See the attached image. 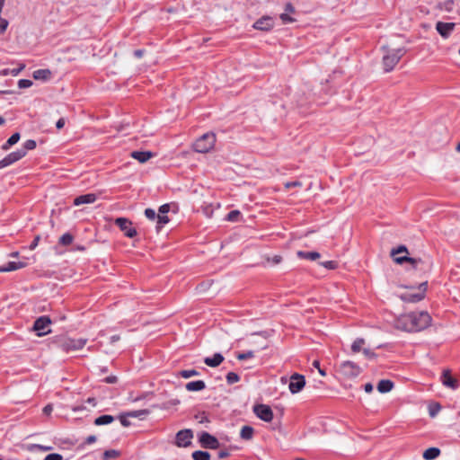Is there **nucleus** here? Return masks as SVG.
I'll return each instance as SVG.
<instances>
[{
  "instance_id": "f257e3e1",
  "label": "nucleus",
  "mask_w": 460,
  "mask_h": 460,
  "mask_svg": "<svg viewBox=\"0 0 460 460\" xmlns=\"http://www.w3.org/2000/svg\"><path fill=\"white\" fill-rule=\"evenodd\" d=\"M431 320V316L426 311L410 312L401 314L395 321V326L409 332H420L429 326Z\"/></svg>"
},
{
  "instance_id": "f03ea898",
  "label": "nucleus",
  "mask_w": 460,
  "mask_h": 460,
  "mask_svg": "<svg viewBox=\"0 0 460 460\" xmlns=\"http://www.w3.org/2000/svg\"><path fill=\"white\" fill-rule=\"evenodd\" d=\"M394 262L402 264L403 262H410L412 269L421 271L423 273L429 272L432 270L433 261L430 257L425 256L423 258H412L409 256H401L394 258Z\"/></svg>"
},
{
  "instance_id": "7ed1b4c3",
  "label": "nucleus",
  "mask_w": 460,
  "mask_h": 460,
  "mask_svg": "<svg viewBox=\"0 0 460 460\" xmlns=\"http://www.w3.org/2000/svg\"><path fill=\"white\" fill-rule=\"evenodd\" d=\"M215 142V134L210 132L205 133L195 141L193 149L198 153H207L213 148Z\"/></svg>"
},
{
  "instance_id": "20e7f679",
  "label": "nucleus",
  "mask_w": 460,
  "mask_h": 460,
  "mask_svg": "<svg viewBox=\"0 0 460 460\" xmlns=\"http://www.w3.org/2000/svg\"><path fill=\"white\" fill-rule=\"evenodd\" d=\"M405 54V49L403 48L396 49L388 51L383 57V65L385 72H390L394 69L402 57Z\"/></svg>"
},
{
  "instance_id": "39448f33",
  "label": "nucleus",
  "mask_w": 460,
  "mask_h": 460,
  "mask_svg": "<svg viewBox=\"0 0 460 460\" xmlns=\"http://www.w3.org/2000/svg\"><path fill=\"white\" fill-rule=\"evenodd\" d=\"M50 318L47 315H42L35 320L32 330L36 332L37 336L41 337L50 333Z\"/></svg>"
},
{
  "instance_id": "423d86ee",
  "label": "nucleus",
  "mask_w": 460,
  "mask_h": 460,
  "mask_svg": "<svg viewBox=\"0 0 460 460\" xmlns=\"http://www.w3.org/2000/svg\"><path fill=\"white\" fill-rule=\"evenodd\" d=\"M86 343V340L80 338V339H71V338H66L63 339L59 346L60 348L66 352L74 351L81 349Z\"/></svg>"
},
{
  "instance_id": "0eeeda50",
  "label": "nucleus",
  "mask_w": 460,
  "mask_h": 460,
  "mask_svg": "<svg viewBox=\"0 0 460 460\" xmlns=\"http://www.w3.org/2000/svg\"><path fill=\"white\" fill-rule=\"evenodd\" d=\"M115 225L124 232L125 235L133 238L137 235V230L132 226V222L126 217H118L115 219Z\"/></svg>"
},
{
  "instance_id": "6e6552de",
  "label": "nucleus",
  "mask_w": 460,
  "mask_h": 460,
  "mask_svg": "<svg viewBox=\"0 0 460 460\" xmlns=\"http://www.w3.org/2000/svg\"><path fill=\"white\" fill-rule=\"evenodd\" d=\"M275 26V19L270 15H264L258 19L253 24L252 28L257 31H270Z\"/></svg>"
},
{
  "instance_id": "1a4fd4ad",
  "label": "nucleus",
  "mask_w": 460,
  "mask_h": 460,
  "mask_svg": "<svg viewBox=\"0 0 460 460\" xmlns=\"http://www.w3.org/2000/svg\"><path fill=\"white\" fill-rule=\"evenodd\" d=\"M427 281L422 282L419 286L420 291L417 293H405L402 295V299L408 303H417L424 298L425 292L427 290Z\"/></svg>"
},
{
  "instance_id": "9d476101",
  "label": "nucleus",
  "mask_w": 460,
  "mask_h": 460,
  "mask_svg": "<svg viewBox=\"0 0 460 460\" xmlns=\"http://www.w3.org/2000/svg\"><path fill=\"white\" fill-rule=\"evenodd\" d=\"M193 433L191 429H186L177 432L175 437V445L179 447H186L191 444Z\"/></svg>"
},
{
  "instance_id": "9b49d317",
  "label": "nucleus",
  "mask_w": 460,
  "mask_h": 460,
  "mask_svg": "<svg viewBox=\"0 0 460 460\" xmlns=\"http://www.w3.org/2000/svg\"><path fill=\"white\" fill-rule=\"evenodd\" d=\"M255 415L263 421L270 422L273 419V411L269 405L257 404L253 407Z\"/></svg>"
},
{
  "instance_id": "f8f14e48",
  "label": "nucleus",
  "mask_w": 460,
  "mask_h": 460,
  "mask_svg": "<svg viewBox=\"0 0 460 460\" xmlns=\"http://www.w3.org/2000/svg\"><path fill=\"white\" fill-rule=\"evenodd\" d=\"M305 385V376L297 373L290 376L288 388L291 394H295L299 393Z\"/></svg>"
},
{
  "instance_id": "ddd939ff",
  "label": "nucleus",
  "mask_w": 460,
  "mask_h": 460,
  "mask_svg": "<svg viewBox=\"0 0 460 460\" xmlns=\"http://www.w3.org/2000/svg\"><path fill=\"white\" fill-rule=\"evenodd\" d=\"M341 372L347 377H356L361 373V368L352 361H344L341 364Z\"/></svg>"
},
{
  "instance_id": "4468645a",
  "label": "nucleus",
  "mask_w": 460,
  "mask_h": 460,
  "mask_svg": "<svg viewBox=\"0 0 460 460\" xmlns=\"http://www.w3.org/2000/svg\"><path fill=\"white\" fill-rule=\"evenodd\" d=\"M24 157V152L17 149L0 160V169L7 167Z\"/></svg>"
},
{
  "instance_id": "2eb2a0df",
  "label": "nucleus",
  "mask_w": 460,
  "mask_h": 460,
  "mask_svg": "<svg viewBox=\"0 0 460 460\" xmlns=\"http://www.w3.org/2000/svg\"><path fill=\"white\" fill-rule=\"evenodd\" d=\"M199 442L203 447L216 449L219 447L218 440L208 432H202L199 436Z\"/></svg>"
},
{
  "instance_id": "dca6fc26",
  "label": "nucleus",
  "mask_w": 460,
  "mask_h": 460,
  "mask_svg": "<svg viewBox=\"0 0 460 460\" xmlns=\"http://www.w3.org/2000/svg\"><path fill=\"white\" fill-rule=\"evenodd\" d=\"M440 381L443 384V385L451 388L453 390H456L458 388V381L452 376L451 372L449 369H445L442 372V375L440 376Z\"/></svg>"
},
{
  "instance_id": "f3484780",
  "label": "nucleus",
  "mask_w": 460,
  "mask_h": 460,
  "mask_svg": "<svg viewBox=\"0 0 460 460\" xmlns=\"http://www.w3.org/2000/svg\"><path fill=\"white\" fill-rule=\"evenodd\" d=\"M456 27L454 22H438L436 24V30L441 37L447 39Z\"/></svg>"
},
{
  "instance_id": "a211bd4d",
  "label": "nucleus",
  "mask_w": 460,
  "mask_h": 460,
  "mask_svg": "<svg viewBox=\"0 0 460 460\" xmlns=\"http://www.w3.org/2000/svg\"><path fill=\"white\" fill-rule=\"evenodd\" d=\"M96 199H97L96 194L87 193V194L80 195V196L76 197L74 199L73 204L75 206H80L83 204H92V203L95 202Z\"/></svg>"
},
{
  "instance_id": "6ab92c4d",
  "label": "nucleus",
  "mask_w": 460,
  "mask_h": 460,
  "mask_svg": "<svg viewBox=\"0 0 460 460\" xmlns=\"http://www.w3.org/2000/svg\"><path fill=\"white\" fill-rule=\"evenodd\" d=\"M225 358L221 353H215L212 357H206L204 358V363L210 367H218L223 361Z\"/></svg>"
},
{
  "instance_id": "aec40b11",
  "label": "nucleus",
  "mask_w": 460,
  "mask_h": 460,
  "mask_svg": "<svg viewBox=\"0 0 460 460\" xmlns=\"http://www.w3.org/2000/svg\"><path fill=\"white\" fill-rule=\"evenodd\" d=\"M154 156V154L150 151H133L131 157L137 160L139 163H146Z\"/></svg>"
},
{
  "instance_id": "412c9836",
  "label": "nucleus",
  "mask_w": 460,
  "mask_h": 460,
  "mask_svg": "<svg viewBox=\"0 0 460 460\" xmlns=\"http://www.w3.org/2000/svg\"><path fill=\"white\" fill-rule=\"evenodd\" d=\"M26 266L24 262L22 261H9L5 265L0 266V272H9L22 269Z\"/></svg>"
},
{
  "instance_id": "4be33fe9",
  "label": "nucleus",
  "mask_w": 460,
  "mask_h": 460,
  "mask_svg": "<svg viewBox=\"0 0 460 460\" xmlns=\"http://www.w3.org/2000/svg\"><path fill=\"white\" fill-rule=\"evenodd\" d=\"M185 388L190 392H199L206 388V384L202 380L191 381L186 384Z\"/></svg>"
},
{
  "instance_id": "5701e85b",
  "label": "nucleus",
  "mask_w": 460,
  "mask_h": 460,
  "mask_svg": "<svg viewBox=\"0 0 460 460\" xmlns=\"http://www.w3.org/2000/svg\"><path fill=\"white\" fill-rule=\"evenodd\" d=\"M394 387V383L388 379L380 380L377 384V390L381 394L390 392Z\"/></svg>"
},
{
  "instance_id": "b1692460",
  "label": "nucleus",
  "mask_w": 460,
  "mask_h": 460,
  "mask_svg": "<svg viewBox=\"0 0 460 460\" xmlns=\"http://www.w3.org/2000/svg\"><path fill=\"white\" fill-rule=\"evenodd\" d=\"M51 72L49 69H38L35 70L32 74V76L35 80H43L47 81L50 78Z\"/></svg>"
},
{
  "instance_id": "393cba45",
  "label": "nucleus",
  "mask_w": 460,
  "mask_h": 460,
  "mask_svg": "<svg viewBox=\"0 0 460 460\" xmlns=\"http://www.w3.org/2000/svg\"><path fill=\"white\" fill-rule=\"evenodd\" d=\"M440 455V449L438 447H429L422 455L425 460H434Z\"/></svg>"
},
{
  "instance_id": "a878e982",
  "label": "nucleus",
  "mask_w": 460,
  "mask_h": 460,
  "mask_svg": "<svg viewBox=\"0 0 460 460\" xmlns=\"http://www.w3.org/2000/svg\"><path fill=\"white\" fill-rule=\"evenodd\" d=\"M20 133L16 132L13 134L7 141L2 146V149L7 151L20 140Z\"/></svg>"
},
{
  "instance_id": "bb28decb",
  "label": "nucleus",
  "mask_w": 460,
  "mask_h": 460,
  "mask_svg": "<svg viewBox=\"0 0 460 460\" xmlns=\"http://www.w3.org/2000/svg\"><path fill=\"white\" fill-rule=\"evenodd\" d=\"M297 256L302 259H306L310 261H315L320 258V253L317 252H304V251H298Z\"/></svg>"
},
{
  "instance_id": "cd10ccee",
  "label": "nucleus",
  "mask_w": 460,
  "mask_h": 460,
  "mask_svg": "<svg viewBox=\"0 0 460 460\" xmlns=\"http://www.w3.org/2000/svg\"><path fill=\"white\" fill-rule=\"evenodd\" d=\"M254 429L251 426H243L240 432V437L243 439L250 440L252 438Z\"/></svg>"
},
{
  "instance_id": "c85d7f7f",
  "label": "nucleus",
  "mask_w": 460,
  "mask_h": 460,
  "mask_svg": "<svg viewBox=\"0 0 460 460\" xmlns=\"http://www.w3.org/2000/svg\"><path fill=\"white\" fill-rule=\"evenodd\" d=\"M114 420L113 416L111 415H102L94 420V424L96 426L108 425Z\"/></svg>"
},
{
  "instance_id": "c756f323",
  "label": "nucleus",
  "mask_w": 460,
  "mask_h": 460,
  "mask_svg": "<svg viewBox=\"0 0 460 460\" xmlns=\"http://www.w3.org/2000/svg\"><path fill=\"white\" fill-rule=\"evenodd\" d=\"M365 343H366V341L364 339H362V338L356 339L351 345V350L354 353L362 351V349H364L363 346L365 345Z\"/></svg>"
},
{
  "instance_id": "7c9ffc66",
  "label": "nucleus",
  "mask_w": 460,
  "mask_h": 460,
  "mask_svg": "<svg viewBox=\"0 0 460 460\" xmlns=\"http://www.w3.org/2000/svg\"><path fill=\"white\" fill-rule=\"evenodd\" d=\"M192 458L194 460H209L210 455L207 451L197 450L192 453Z\"/></svg>"
},
{
  "instance_id": "2f4dec72",
  "label": "nucleus",
  "mask_w": 460,
  "mask_h": 460,
  "mask_svg": "<svg viewBox=\"0 0 460 460\" xmlns=\"http://www.w3.org/2000/svg\"><path fill=\"white\" fill-rule=\"evenodd\" d=\"M35 147H36V141L33 139H28L23 143L22 147L20 148L19 151H23L24 156H25L28 151L33 150Z\"/></svg>"
},
{
  "instance_id": "473e14b6",
  "label": "nucleus",
  "mask_w": 460,
  "mask_h": 460,
  "mask_svg": "<svg viewBox=\"0 0 460 460\" xmlns=\"http://www.w3.org/2000/svg\"><path fill=\"white\" fill-rule=\"evenodd\" d=\"M199 372L195 370V369H185V370H181L179 373H178V376L182 377V378H190L192 376H199Z\"/></svg>"
},
{
  "instance_id": "72a5a7b5",
  "label": "nucleus",
  "mask_w": 460,
  "mask_h": 460,
  "mask_svg": "<svg viewBox=\"0 0 460 460\" xmlns=\"http://www.w3.org/2000/svg\"><path fill=\"white\" fill-rule=\"evenodd\" d=\"M74 237L71 234L66 233L59 238V243L62 245H69L72 243Z\"/></svg>"
},
{
  "instance_id": "f704fd0d",
  "label": "nucleus",
  "mask_w": 460,
  "mask_h": 460,
  "mask_svg": "<svg viewBox=\"0 0 460 460\" xmlns=\"http://www.w3.org/2000/svg\"><path fill=\"white\" fill-rule=\"evenodd\" d=\"M226 382L229 385H233L234 383H237L240 380L239 376L236 373H234V372H228L226 374Z\"/></svg>"
},
{
  "instance_id": "c9c22d12",
  "label": "nucleus",
  "mask_w": 460,
  "mask_h": 460,
  "mask_svg": "<svg viewBox=\"0 0 460 460\" xmlns=\"http://www.w3.org/2000/svg\"><path fill=\"white\" fill-rule=\"evenodd\" d=\"M157 229L162 228L165 224L169 222V217L167 215H157Z\"/></svg>"
},
{
  "instance_id": "e433bc0d",
  "label": "nucleus",
  "mask_w": 460,
  "mask_h": 460,
  "mask_svg": "<svg viewBox=\"0 0 460 460\" xmlns=\"http://www.w3.org/2000/svg\"><path fill=\"white\" fill-rule=\"evenodd\" d=\"M408 253V250L406 248V246L404 245H400L398 246L396 249H393L391 251V256L394 259V258H398L399 256H396V254H399V253Z\"/></svg>"
},
{
  "instance_id": "4c0bfd02",
  "label": "nucleus",
  "mask_w": 460,
  "mask_h": 460,
  "mask_svg": "<svg viewBox=\"0 0 460 460\" xmlns=\"http://www.w3.org/2000/svg\"><path fill=\"white\" fill-rule=\"evenodd\" d=\"M119 455V452H118V451H116V450H113V449H111V450H106V451L103 453V456H102V458H103V460H110V459H111V458H115V457H117Z\"/></svg>"
},
{
  "instance_id": "58836bf2",
  "label": "nucleus",
  "mask_w": 460,
  "mask_h": 460,
  "mask_svg": "<svg viewBox=\"0 0 460 460\" xmlns=\"http://www.w3.org/2000/svg\"><path fill=\"white\" fill-rule=\"evenodd\" d=\"M253 357H254V352L252 350H248L246 352L239 353L237 355V358L239 360H244V359L251 358H253Z\"/></svg>"
},
{
  "instance_id": "ea45409f",
  "label": "nucleus",
  "mask_w": 460,
  "mask_h": 460,
  "mask_svg": "<svg viewBox=\"0 0 460 460\" xmlns=\"http://www.w3.org/2000/svg\"><path fill=\"white\" fill-rule=\"evenodd\" d=\"M32 81L29 79H21L18 81V86L21 89L29 88L32 85Z\"/></svg>"
},
{
  "instance_id": "a19ab883",
  "label": "nucleus",
  "mask_w": 460,
  "mask_h": 460,
  "mask_svg": "<svg viewBox=\"0 0 460 460\" xmlns=\"http://www.w3.org/2000/svg\"><path fill=\"white\" fill-rule=\"evenodd\" d=\"M239 216H240V212L238 210H232L227 214L226 219L228 221H232V222L237 221V218Z\"/></svg>"
},
{
  "instance_id": "79ce46f5",
  "label": "nucleus",
  "mask_w": 460,
  "mask_h": 460,
  "mask_svg": "<svg viewBox=\"0 0 460 460\" xmlns=\"http://www.w3.org/2000/svg\"><path fill=\"white\" fill-rule=\"evenodd\" d=\"M362 352L364 356L368 359H374L376 358V354L369 349L364 348Z\"/></svg>"
},
{
  "instance_id": "37998d69",
  "label": "nucleus",
  "mask_w": 460,
  "mask_h": 460,
  "mask_svg": "<svg viewBox=\"0 0 460 460\" xmlns=\"http://www.w3.org/2000/svg\"><path fill=\"white\" fill-rule=\"evenodd\" d=\"M320 264L328 270H334L337 267V262L334 261H326Z\"/></svg>"
},
{
  "instance_id": "c03bdc74",
  "label": "nucleus",
  "mask_w": 460,
  "mask_h": 460,
  "mask_svg": "<svg viewBox=\"0 0 460 460\" xmlns=\"http://www.w3.org/2000/svg\"><path fill=\"white\" fill-rule=\"evenodd\" d=\"M24 68H25V65L20 64V66L18 67L12 68L10 70V75L13 76H17Z\"/></svg>"
},
{
  "instance_id": "a18cd8bd",
  "label": "nucleus",
  "mask_w": 460,
  "mask_h": 460,
  "mask_svg": "<svg viewBox=\"0 0 460 460\" xmlns=\"http://www.w3.org/2000/svg\"><path fill=\"white\" fill-rule=\"evenodd\" d=\"M145 216L150 220H154L157 217L155 211L152 208H146L145 210Z\"/></svg>"
},
{
  "instance_id": "49530a36",
  "label": "nucleus",
  "mask_w": 460,
  "mask_h": 460,
  "mask_svg": "<svg viewBox=\"0 0 460 460\" xmlns=\"http://www.w3.org/2000/svg\"><path fill=\"white\" fill-rule=\"evenodd\" d=\"M279 18H280V20L282 21V22H283L284 24L291 23V22H293L295 21V20H294L291 16H289L288 13H281V14L279 15Z\"/></svg>"
},
{
  "instance_id": "de8ad7c7",
  "label": "nucleus",
  "mask_w": 460,
  "mask_h": 460,
  "mask_svg": "<svg viewBox=\"0 0 460 460\" xmlns=\"http://www.w3.org/2000/svg\"><path fill=\"white\" fill-rule=\"evenodd\" d=\"M44 460H63V456L58 453H52L46 456Z\"/></svg>"
},
{
  "instance_id": "09e8293b",
  "label": "nucleus",
  "mask_w": 460,
  "mask_h": 460,
  "mask_svg": "<svg viewBox=\"0 0 460 460\" xmlns=\"http://www.w3.org/2000/svg\"><path fill=\"white\" fill-rule=\"evenodd\" d=\"M147 413H148V411L146 410L135 411L128 412L127 414V416L137 418V417H140L142 414H147Z\"/></svg>"
},
{
  "instance_id": "8fccbe9b",
  "label": "nucleus",
  "mask_w": 460,
  "mask_h": 460,
  "mask_svg": "<svg viewBox=\"0 0 460 460\" xmlns=\"http://www.w3.org/2000/svg\"><path fill=\"white\" fill-rule=\"evenodd\" d=\"M170 210V206L168 204H164L159 208L158 215H166Z\"/></svg>"
},
{
  "instance_id": "3c124183",
  "label": "nucleus",
  "mask_w": 460,
  "mask_h": 460,
  "mask_svg": "<svg viewBox=\"0 0 460 460\" xmlns=\"http://www.w3.org/2000/svg\"><path fill=\"white\" fill-rule=\"evenodd\" d=\"M302 183L298 181H288L285 183V187L287 189H290V188H293V187H298V186H301Z\"/></svg>"
},
{
  "instance_id": "603ef678",
  "label": "nucleus",
  "mask_w": 460,
  "mask_h": 460,
  "mask_svg": "<svg viewBox=\"0 0 460 460\" xmlns=\"http://www.w3.org/2000/svg\"><path fill=\"white\" fill-rule=\"evenodd\" d=\"M439 410H440L439 404H437L435 407H430L429 411V415L431 417H435L438 414V412L439 411Z\"/></svg>"
},
{
  "instance_id": "864d4df0",
  "label": "nucleus",
  "mask_w": 460,
  "mask_h": 460,
  "mask_svg": "<svg viewBox=\"0 0 460 460\" xmlns=\"http://www.w3.org/2000/svg\"><path fill=\"white\" fill-rule=\"evenodd\" d=\"M117 381H118V378L116 376H109L104 378V382L107 384H115V383H117Z\"/></svg>"
},
{
  "instance_id": "5fc2aeb1",
  "label": "nucleus",
  "mask_w": 460,
  "mask_h": 460,
  "mask_svg": "<svg viewBox=\"0 0 460 460\" xmlns=\"http://www.w3.org/2000/svg\"><path fill=\"white\" fill-rule=\"evenodd\" d=\"M119 420H120L121 425L124 426V427H128L130 425V422L128 420L127 416L121 415L119 417Z\"/></svg>"
},
{
  "instance_id": "6e6d98bb",
  "label": "nucleus",
  "mask_w": 460,
  "mask_h": 460,
  "mask_svg": "<svg viewBox=\"0 0 460 460\" xmlns=\"http://www.w3.org/2000/svg\"><path fill=\"white\" fill-rule=\"evenodd\" d=\"M271 261L273 264H279L282 261V257L280 255H274L271 259L268 260Z\"/></svg>"
},
{
  "instance_id": "4d7b16f0",
  "label": "nucleus",
  "mask_w": 460,
  "mask_h": 460,
  "mask_svg": "<svg viewBox=\"0 0 460 460\" xmlns=\"http://www.w3.org/2000/svg\"><path fill=\"white\" fill-rule=\"evenodd\" d=\"M40 239V235L35 236L34 240L32 241V243L30 245V250H34L38 246Z\"/></svg>"
},
{
  "instance_id": "13d9d810",
  "label": "nucleus",
  "mask_w": 460,
  "mask_h": 460,
  "mask_svg": "<svg viewBox=\"0 0 460 460\" xmlns=\"http://www.w3.org/2000/svg\"><path fill=\"white\" fill-rule=\"evenodd\" d=\"M96 436L94 435H91V436H88L85 439V443L86 444H93L95 441H96Z\"/></svg>"
},
{
  "instance_id": "bf43d9fd",
  "label": "nucleus",
  "mask_w": 460,
  "mask_h": 460,
  "mask_svg": "<svg viewBox=\"0 0 460 460\" xmlns=\"http://www.w3.org/2000/svg\"><path fill=\"white\" fill-rule=\"evenodd\" d=\"M285 11H286L287 13H293L295 12V8H294V6L292 5V4L288 3V4L285 5Z\"/></svg>"
},
{
  "instance_id": "052dcab7",
  "label": "nucleus",
  "mask_w": 460,
  "mask_h": 460,
  "mask_svg": "<svg viewBox=\"0 0 460 460\" xmlns=\"http://www.w3.org/2000/svg\"><path fill=\"white\" fill-rule=\"evenodd\" d=\"M65 119L60 118L56 123L57 128L61 129L65 126Z\"/></svg>"
},
{
  "instance_id": "680f3d73",
  "label": "nucleus",
  "mask_w": 460,
  "mask_h": 460,
  "mask_svg": "<svg viewBox=\"0 0 460 460\" xmlns=\"http://www.w3.org/2000/svg\"><path fill=\"white\" fill-rule=\"evenodd\" d=\"M229 456V452L227 450H221L218 452V458L223 459Z\"/></svg>"
},
{
  "instance_id": "e2e57ef3",
  "label": "nucleus",
  "mask_w": 460,
  "mask_h": 460,
  "mask_svg": "<svg viewBox=\"0 0 460 460\" xmlns=\"http://www.w3.org/2000/svg\"><path fill=\"white\" fill-rule=\"evenodd\" d=\"M53 410V407L51 404H48L43 408V412L47 415L50 414Z\"/></svg>"
},
{
  "instance_id": "0e129e2a",
  "label": "nucleus",
  "mask_w": 460,
  "mask_h": 460,
  "mask_svg": "<svg viewBox=\"0 0 460 460\" xmlns=\"http://www.w3.org/2000/svg\"><path fill=\"white\" fill-rule=\"evenodd\" d=\"M364 390L366 393H371L373 391V385L371 383H367L364 385Z\"/></svg>"
},
{
  "instance_id": "69168bd1",
  "label": "nucleus",
  "mask_w": 460,
  "mask_h": 460,
  "mask_svg": "<svg viewBox=\"0 0 460 460\" xmlns=\"http://www.w3.org/2000/svg\"><path fill=\"white\" fill-rule=\"evenodd\" d=\"M144 55V50L143 49H137L134 51V56L137 58H142Z\"/></svg>"
},
{
  "instance_id": "338daca9",
  "label": "nucleus",
  "mask_w": 460,
  "mask_h": 460,
  "mask_svg": "<svg viewBox=\"0 0 460 460\" xmlns=\"http://www.w3.org/2000/svg\"><path fill=\"white\" fill-rule=\"evenodd\" d=\"M110 340H111V343H114V342H116V341H118L119 340V335H112V336L110 338Z\"/></svg>"
},
{
  "instance_id": "774afa93",
  "label": "nucleus",
  "mask_w": 460,
  "mask_h": 460,
  "mask_svg": "<svg viewBox=\"0 0 460 460\" xmlns=\"http://www.w3.org/2000/svg\"><path fill=\"white\" fill-rule=\"evenodd\" d=\"M10 70H11V68H5V69L2 70L1 71V75H10Z\"/></svg>"
}]
</instances>
